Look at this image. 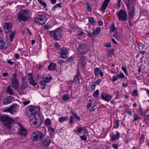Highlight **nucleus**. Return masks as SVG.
<instances>
[{
	"mask_svg": "<svg viewBox=\"0 0 149 149\" xmlns=\"http://www.w3.org/2000/svg\"><path fill=\"white\" fill-rule=\"evenodd\" d=\"M61 5V3L56 4L54 6L53 8L52 9V10L54 11H55L56 9L60 8L62 7Z\"/></svg>",
	"mask_w": 149,
	"mask_h": 149,
	"instance_id": "nucleus-27",
	"label": "nucleus"
},
{
	"mask_svg": "<svg viewBox=\"0 0 149 149\" xmlns=\"http://www.w3.org/2000/svg\"><path fill=\"white\" fill-rule=\"evenodd\" d=\"M134 17H128L127 19L129 20L128 23L130 27H131L133 25V23L132 22V20L133 19Z\"/></svg>",
	"mask_w": 149,
	"mask_h": 149,
	"instance_id": "nucleus-36",
	"label": "nucleus"
},
{
	"mask_svg": "<svg viewBox=\"0 0 149 149\" xmlns=\"http://www.w3.org/2000/svg\"><path fill=\"white\" fill-rule=\"evenodd\" d=\"M125 77L123 73H120V74L117 75V77L118 79H119L120 78H123Z\"/></svg>",
	"mask_w": 149,
	"mask_h": 149,
	"instance_id": "nucleus-47",
	"label": "nucleus"
},
{
	"mask_svg": "<svg viewBox=\"0 0 149 149\" xmlns=\"http://www.w3.org/2000/svg\"><path fill=\"white\" fill-rule=\"evenodd\" d=\"M101 81L100 79H98L97 81L94 82L92 85L91 88L92 90H94L95 89V86L96 85H99V83Z\"/></svg>",
	"mask_w": 149,
	"mask_h": 149,
	"instance_id": "nucleus-24",
	"label": "nucleus"
},
{
	"mask_svg": "<svg viewBox=\"0 0 149 149\" xmlns=\"http://www.w3.org/2000/svg\"><path fill=\"white\" fill-rule=\"evenodd\" d=\"M34 22L38 25H43L46 22L45 17L44 16L40 15L38 16L34 19Z\"/></svg>",
	"mask_w": 149,
	"mask_h": 149,
	"instance_id": "nucleus-7",
	"label": "nucleus"
},
{
	"mask_svg": "<svg viewBox=\"0 0 149 149\" xmlns=\"http://www.w3.org/2000/svg\"><path fill=\"white\" fill-rule=\"evenodd\" d=\"M89 21L92 24H93L95 23L94 19L93 17H91L89 19Z\"/></svg>",
	"mask_w": 149,
	"mask_h": 149,
	"instance_id": "nucleus-59",
	"label": "nucleus"
},
{
	"mask_svg": "<svg viewBox=\"0 0 149 149\" xmlns=\"http://www.w3.org/2000/svg\"><path fill=\"white\" fill-rule=\"evenodd\" d=\"M72 114L73 115V116L75 117V118H76L77 120L79 122L80 120V118L78 116L76 113H75L74 112H72Z\"/></svg>",
	"mask_w": 149,
	"mask_h": 149,
	"instance_id": "nucleus-38",
	"label": "nucleus"
},
{
	"mask_svg": "<svg viewBox=\"0 0 149 149\" xmlns=\"http://www.w3.org/2000/svg\"><path fill=\"white\" fill-rule=\"evenodd\" d=\"M121 69L124 72L125 74L127 76L128 75V74L127 72L126 68L125 66H122L121 67Z\"/></svg>",
	"mask_w": 149,
	"mask_h": 149,
	"instance_id": "nucleus-48",
	"label": "nucleus"
},
{
	"mask_svg": "<svg viewBox=\"0 0 149 149\" xmlns=\"http://www.w3.org/2000/svg\"><path fill=\"white\" fill-rule=\"evenodd\" d=\"M52 79V76L49 75L48 76H47L45 78H44V80L47 83L50 82Z\"/></svg>",
	"mask_w": 149,
	"mask_h": 149,
	"instance_id": "nucleus-31",
	"label": "nucleus"
},
{
	"mask_svg": "<svg viewBox=\"0 0 149 149\" xmlns=\"http://www.w3.org/2000/svg\"><path fill=\"white\" fill-rule=\"evenodd\" d=\"M83 82V80L81 78L79 73H77L76 76L75 77L73 81V83L77 85L82 83Z\"/></svg>",
	"mask_w": 149,
	"mask_h": 149,
	"instance_id": "nucleus-13",
	"label": "nucleus"
},
{
	"mask_svg": "<svg viewBox=\"0 0 149 149\" xmlns=\"http://www.w3.org/2000/svg\"><path fill=\"white\" fill-rule=\"evenodd\" d=\"M134 121L137 120L139 118V117L138 116V115L136 114H135L134 115Z\"/></svg>",
	"mask_w": 149,
	"mask_h": 149,
	"instance_id": "nucleus-58",
	"label": "nucleus"
},
{
	"mask_svg": "<svg viewBox=\"0 0 149 149\" xmlns=\"http://www.w3.org/2000/svg\"><path fill=\"white\" fill-rule=\"evenodd\" d=\"M69 95L67 94H64L63 97V99L64 101H67L69 99Z\"/></svg>",
	"mask_w": 149,
	"mask_h": 149,
	"instance_id": "nucleus-39",
	"label": "nucleus"
},
{
	"mask_svg": "<svg viewBox=\"0 0 149 149\" xmlns=\"http://www.w3.org/2000/svg\"><path fill=\"white\" fill-rule=\"evenodd\" d=\"M117 15L119 21L125 22L127 18V13L126 11L123 9L120 10L117 13Z\"/></svg>",
	"mask_w": 149,
	"mask_h": 149,
	"instance_id": "nucleus-6",
	"label": "nucleus"
},
{
	"mask_svg": "<svg viewBox=\"0 0 149 149\" xmlns=\"http://www.w3.org/2000/svg\"><path fill=\"white\" fill-rule=\"evenodd\" d=\"M45 29L47 30L49 29L51 27V25L49 24H46L44 27Z\"/></svg>",
	"mask_w": 149,
	"mask_h": 149,
	"instance_id": "nucleus-57",
	"label": "nucleus"
},
{
	"mask_svg": "<svg viewBox=\"0 0 149 149\" xmlns=\"http://www.w3.org/2000/svg\"><path fill=\"white\" fill-rule=\"evenodd\" d=\"M110 0H105L102 6L101 9L104 11L105 10L106 8L108 6V4Z\"/></svg>",
	"mask_w": 149,
	"mask_h": 149,
	"instance_id": "nucleus-21",
	"label": "nucleus"
},
{
	"mask_svg": "<svg viewBox=\"0 0 149 149\" xmlns=\"http://www.w3.org/2000/svg\"><path fill=\"white\" fill-rule=\"evenodd\" d=\"M119 120L118 119H115L114 120L113 127L117 129L118 128L119 125Z\"/></svg>",
	"mask_w": 149,
	"mask_h": 149,
	"instance_id": "nucleus-28",
	"label": "nucleus"
},
{
	"mask_svg": "<svg viewBox=\"0 0 149 149\" xmlns=\"http://www.w3.org/2000/svg\"><path fill=\"white\" fill-rule=\"evenodd\" d=\"M0 120L4 124L8 130L12 129V124L14 123V120L8 116L3 115L0 116Z\"/></svg>",
	"mask_w": 149,
	"mask_h": 149,
	"instance_id": "nucleus-1",
	"label": "nucleus"
},
{
	"mask_svg": "<svg viewBox=\"0 0 149 149\" xmlns=\"http://www.w3.org/2000/svg\"><path fill=\"white\" fill-rule=\"evenodd\" d=\"M132 95L134 96H136L138 95L137 91L136 90H135L132 92Z\"/></svg>",
	"mask_w": 149,
	"mask_h": 149,
	"instance_id": "nucleus-56",
	"label": "nucleus"
},
{
	"mask_svg": "<svg viewBox=\"0 0 149 149\" xmlns=\"http://www.w3.org/2000/svg\"><path fill=\"white\" fill-rule=\"evenodd\" d=\"M17 106L15 104L9 107L5 108L4 111L5 112H9L12 114H13L16 111Z\"/></svg>",
	"mask_w": 149,
	"mask_h": 149,
	"instance_id": "nucleus-10",
	"label": "nucleus"
},
{
	"mask_svg": "<svg viewBox=\"0 0 149 149\" xmlns=\"http://www.w3.org/2000/svg\"><path fill=\"white\" fill-rule=\"evenodd\" d=\"M55 47L56 48L58 49L60 47V45H59V43L56 42L55 43Z\"/></svg>",
	"mask_w": 149,
	"mask_h": 149,
	"instance_id": "nucleus-62",
	"label": "nucleus"
},
{
	"mask_svg": "<svg viewBox=\"0 0 149 149\" xmlns=\"http://www.w3.org/2000/svg\"><path fill=\"white\" fill-rule=\"evenodd\" d=\"M51 121L50 119L47 118L45 120V124L47 126H49L51 125Z\"/></svg>",
	"mask_w": 149,
	"mask_h": 149,
	"instance_id": "nucleus-35",
	"label": "nucleus"
},
{
	"mask_svg": "<svg viewBox=\"0 0 149 149\" xmlns=\"http://www.w3.org/2000/svg\"><path fill=\"white\" fill-rule=\"evenodd\" d=\"M40 84L41 86H45L46 85V82L44 80L43 81H40Z\"/></svg>",
	"mask_w": 149,
	"mask_h": 149,
	"instance_id": "nucleus-60",
	"label": "nucleus"
},
{
	"mask_svg": "<svg viewBox=\"0 0 149 149\" xmlns=\"http://www.w3.org/2000/svg\"><path fill=\"white\" fill-rule=\"evenodd\" d=\"M74 58V57L73 56H71L70 57L68 58V59L66 61L67 62L69 63L71 61H73Z\"/></svg>",
	"mask_w": 149,
	"mask_h": 149,
	"instance_id": "nucleus-50",
	"label": "nucleus"
},
{
	"mask_svg": "<svg viewBox=\"0 0 149 149\" xmlns=\"http://www.w3.org/2000/svg\"><path fill=\"white\" fill-rule=\"evenodd\" d=\"M55 130V129L52 127V126L49 127L48 128V130L52 133L54 132Z\"/></svg>",
	"mask_w": 149,
	"mask_h": 149,
	"instance_id": "nucleus-51",
	"label": "nucleus"
},
{
	"mask_svg": "<svg viewBox=\"0 0 149 149\" xmlns=\"http://www.w3.org/2000/svg\"><path fill=\"white\" fill-rule=\"evenodd\" d=\"M56 65V63H51L48 67V69L49 70H54V69Z\"/></svg>",
	"mask_w": 149,
	"mask_h": 149,
	"instance_id": "nucleus-26",
	"label": "nucleus"
},
{
	"mask_svg": "<svg viewBox=\"0 0 149 149\" xmlns=\"http://www.w3.org/2000/svg\"><path fill=\"white\" fill-rule=\"evenodd\" d=\"M8 47L7 42L0 37V49L2 50L5 49H7Z\"/></svg>",
	"mask_w": 149,
	"mask_h": 149,
	"instance_id": "nucleus-14",
	"label": "nucleus"
},
{
	"mask_svg": "<svg viewBox=\"0 0 149 149\" xmlns=\"http://www.w3.org/2000/svg\"><path fill=\"white\" fill-rule=\"evenodd\" d=\"M3 29L6 34L11 31L12 29V24L10 22L5 23L3 25Z\"/></svg>",
	"mask_w": 149,
	"mask_h": 149,
	"instance_id": "nucleus-11",
	"label": "nucleus"
},
{
	"mask_svg": "<svg viewBox=\"0 0 149 149\" xmlns=\"http://www.w3.org/2000/svg\"><path fill=\"white\" fill-rule=\"evenodd\" d=\"M117 139H119V137L116 136L115 134H113L111 136V141H115Z\"/></svg>",
	"mask_w": 149,
	"mask_h": 149,
	"instance_id": "nucleus-44",
	"label": "nucleus"
},
{
	"mask_svg": "<svg viewBox=\"0 0 149 149\" xmlns=\"http://www.w3.org/2000/svg\"><path fill=\"white\" fill-rule=\"evenodd\" d=\"M18 131L17 134L22 138L25 137L27 136L28 131V130L24 128L22 125L19 124L18 127Z\"/></svg>",
	"mask_w": 149,
	"mask_h": 149,
	"instance_id": "nucleus-5",
	"label": "nucleus"
},
{
	"mask_svg": "<svg viewBox=\"0 0 149 149\" xmlns=\"http://www.w3.org/2000/svg\"><path fill=\"white\" fill-rule=\"evenodd\" d=\"M68 117H61L59 118V122L60 123H63L64 121H67L68 120Z\"/></svg>",
	"mask_w": 149,
	"mask_h": 149,
	"instance_id": "nucleus-29",
	"label": "nucleus"
},
{
	"mask_svg": "<svg viewBox=\"0 0 149 149\" xmlns=\"http://www.w3.org/2000/svg\"><path fill=\"white\" fill-rule=\"evenodd\" d=\"M81 56V57L80 58L79 60L78 66H80L83 68L84 67V63H83L84 57H83V56Z\"/></svg>",
	"mask_w": 149,
	"mask_h": 149,
	"instance_id": "nucleus-22",
	"label": "nucleus"
},
{
	"mask_svg": "<svg viewBox=\"0 0 149 149\" xmlns=\"http://www.w3.org/2000/svg\"><path fill=\"white\" fill-rule=\"evenodd\" d=\"M78 50L80 54H83L84 53V47L83 44L79 45Z\"/></svg>",
	"mask_w": 149,
	"mask_h": 149,
	"instance_id": "nucleus-25",
	"label": "nucleus"
},
{
	"mask_svg": "<svg viewBox=\"0 0 149 149\" xmlns=\"http://www.w3.org/2000/svg\"><path fill=\"white\" fill-rule=\"evenodd\" d=\"M92 103L93 101L91 100H90L88 102L87 105L86 107L88 109L91 107Z\"/></svg>",
	"mask_w": 149,
	"mask_h": 149,
	"instance_id": "nucleus-45",
	"label": "nucleus"
},
{
	"mask_svg": "<svg viewBox=\"0 0 149 149\" xmlns=\"http://www.w3.org/2000/svg\"><path fill=\"white\" fill-rule=\"evenodd\" d=\"M6 92L9 93L10 95H12L14 94L13 90L11 88L10 86H9L7 88Z\"/></svg>",
	"mask_w": 149,
	"mask_h": 149,
	"instance_id": "nucleus-33",
	"label": "nucleus"
},
{
	"mask_svg": "<svg viewBox=\"0 0 149 149\" xmlns=\"http://www.w3.org/2000/svg\"><path fill=\"white\" fill-rule=\"evenodd\" d=\"M116 29V28L114 23H112L111 25V31L113 32Z\"/></svg>",
	"mask_w": 149,
	"mask_h": 149,
	"instance_id": "nucleus-52",
	"label": "nucleus"
},
{
	"mask_svg": "<svg viewBox=\"0 0 149 149\" xmlns=\"http://www.w3.org/2000/svg\"><path fill=\"white\" fill-rule=\"evenodd\" d=\"M38 1L41 5L43 6L44 8H46L47 6L46 3L42 0H38Z\"/></svg>",
	"mask_w": 149,
	"mask_h": 149,
	"instance_id": "nucleus-37",
	"label": "nucleus"
},
{
	"mask_svg": "<svg viewBox=\"0 0 149 149\" xmlns=\"http://www.w3.org/2000/svg\"><path fill=\"white\" fill-rule=\"evenodd\" d=\"M112 146L115 149H118V145L117 144H113L112 145Z\"/></svg>",
	"mask_w": 149,
	"mask_h": 149,
	"instance_id": "nucleus-61",
	"label": "nucleus"
},
{
	"mask_svg": "<svg viewBox=\"0 0 149 149\" xmlns=\"http://www.w3.org/2000/svg\"><path fill=\"white\" fill-rule=\"evenodd\" d=\"M121 0H118L117 6L118 8H119L121 6Z\"/></svg>",
	"mask_w": 149,
	"mask_h": 149,
	"instance_id": "nucleus-63",
	"label": "nucleus"
},
{
	"mask_svg": "<svg viewBox=\"0 0 149 149\" xmlns=\"http://www.w3.org/2000/svg\"><path fill=\"white\" fill-rule=\"evenodd\" d=\"M97 108V106L96 105H94L92 108L90 109L89 110V112L91 113L92 111H93L95 110Z\"/></svg>",
	"mask_w": 149,
	"mask_h": 149,
	"instance_id": "nucleus-53",
	"label": "nucleus"
},
{
	"mask_svg": "<svg viewBox=\"0 0 149 149\" xmlns=\"http://www.w3.org/2000/svg\"><path fill=\"white\" fill-rule=\"evenodd\" d=\"M137 45L138 46V49L140 50H142L143 48L144 45L141 43H137Z\"/></svg>",
	"mask_w": 149,
	"mask_h": 149,
	"instance_id": "nucleus-43",
	"label": "nucleus"
},
{
	"mask_svg": "<svg viewBox=\"0 0 149 149\" xmlns=\"http://www.w3.org/2000/svg\"><path fill=\"white\" fill-rule=\"evenodd\" d=\"M73 120L74 119L73 117L72 116H70V118L69 123L71 124H74V122H73Z\"/></svg>",
	"mask_w": 149,
	"mask_h": 149,
	"instance_id": "nucleus-55",
	"label": "nucleus"
},
{
	"mask_svg": "<svg viewBox=\"0 0 149 149\" xmlns=\"http://www.w3.org/2000/svg\"><path fill=\"white\" fill-rule=\"evenodd\" d=\"M45 137V135L39 132H34L31 135V139L33 142H37L41 140Z\"/></svg>",
	"mask_w": 149,
	"mask_h": 149,
	"instance_id": "nucleus-4",
	"label": "nucleus"
},
{
	"mask_svg": "<svg viewBox=\"0 0 149 149\" xmlns=\"http://www.w3.org/2000/svg\"><path fill=\"white\" fill-rule=\"evenodd\" d=\"M86 4L87 6V9L88 10L89 12H91V6L89 4V2H86Z\"/></svg>",
	"mask_w": 149,
	"mask_h": 149,
	"instance_id": "nucleus-40",
	"label": "nucleus"
},
{
	"mask_svg": "<svg viewBox=\"0 0 149 149\" xmlns=\"http://www.w3.org/2000/svg\"><path fill=\"white\" fill-rule=\"evenodd\" d=\"M10 39L11 41H12L14 39L15 34V31H12L10 32Z\"/></svg>",
	"mask_w": 149,
	"mask_h": 149,
	"instance_id": "nucleus-30",
	"label": "nucleus"
},
{
	"mask_svg": "<svg viewBox=\"0 0 149 149\" xmlns=\"http://www.w3.org/2000/svg\"><path fill=\"white\" fill-rule=\"evenodd\" d=\"M28 85V82L22 83L21 86L19 90V91L21 92H23V90L27 88Z\"/></svg>",
	"mask_w": 149,
	"mask_h": 149,
	"instance_id": "nucleus-19",
	"label": "nucleus"
},
{
	"mask_svg": "<svg viewBox=\"0 0 149 149\" xmlns=\"http://www.w3.org/2000/svg\"><path fill=\"white\" fill-rule=\"evenodd\" d=\"M99 95V90H97L95 92L93 93V96L95 97H97Z\"/></svg>",
	"mask_w": 149,
	"mask_h": 149,
	"instance_id": "nucleus-49",
	"label": "nucleus"
},
{
	"mask_svg": "<svg viewBox=\"0 0 149 149\" xmlns=\"http://www.w3.org/2000/svg\"><path fill=\"white\" fill-rule=\"evenodd\" d=\"M127 1L126 2V5L127 6V8H131L132 7V6L134 5L133 3V0H127Z\"/></svg>",
	"mask_w": 149,
	"mask_h": 149,
	"instance_id": "nucleus-23",
	"label": "nucleus"
},
{
	"mask_svg": "<svg viewBox=\"0 0 149 149\" xmlns=\"http://www.w3.org/2000/svg\"><path fill=\"white\" fill-rule=\"evenodd\" d=\"M22 83L28 82L26 80V77H25L22 76L21 77Z\"/></svg>",
	"mask_w": 149,
	"mask_h": 149,
	"instance_id": "nucleus-54",
	"label": "nucleus"
},
{
	"mask_svg": "<svg viewBox=\"0 0 149 149\" xmlns=\"http://www.w3.org/2000/svg\"><path fill=\"white\" fill-rule=\"evenodd\" d=\"M101 31V28L100 27H98L96 28L94 31L93 35H97Z\"/></svg>",
	"mask_w": 149,
	"mask_h": 149,
	"instance_id": "nucleus-34",
	"label": "nucleus"
},
{
	"mask_svg": "<svg viewBox=\"0 0 149 149\" xmlns=\"http://www.w3.org/2000/svg\"><path fill=\"white\" fill-rule=\"evenodd\" d=\"M30 12L29 10L22 9L18 13L17 15L18 20L19 21L25 22L29 19Z\"/></svg>",
	"mask_w": 149,
	"mask_h": 149,
	"instance_id": "nucleus-2",
	"label": "nucleus"
},
{
	"mask_svg": "<svg viewBox=\"0 0 149 149\" xmlns=\"http://www.w3.org/2000/svg\"><path fill=\"white\" fill-rule=\"evenodd\" d=\"M29 82L30 84L34 86V87L37 85V83L34 81L33 79L29 81Z\"/></svg>",
	"mask_w": 149,
	"mask_h": 149,
	"instance_id": "nucleus-42",
	"label": "nucleus"
},
{
	"mask_svg": "<svg viewBox=\"0 0 149 149\" xmlns=\"http://www.w3.org/2000/svg\"><path fill=\"white\" fill-rule=\"evenodd\" d=\"M60 50L59 56L60 57L64 59L66 58L69 54L68 49L66 47H63L61 48Z\"/></svg>",
	"mask_w": 149,
	"mask_h": 149,
	"instance_id": "nucleus-9",
	"label": "nucleus"
},
{
	"mask_svg": "<svg viewBox=\"0 0 149 149\" xmlns=\"http://www.w3.org/2000/svg\"><path fill=\"white\" fill-rule=\"evenodd\" d=\"M61 29L59 27L55 30L50 31L49 34L50 37L54 40L57 41L60 40L61 38Z\"/></svg>",
	"mask_w": 149,
	"mask_h": 149,
	"instance_id": "nucleus-3",
	"label": "nucleus"
},
{
	"mask_svg": "<svg viewBox=\"0 0 149 149\" xmlns=\"http://www.w3.org/2000/svg\"><path fill=\"white\" fill-rule=\"evenodd\" d=\"M101 70L100 69L98 68H96L94 70V74L95 76H98Z\"/></svg>",
	"mask_w": 149,
	"mask_h": 149,
	"instance_id": "nucleus-32",
	"label": "nucleus"
},
{
	"mask_svg": "<svg viewBox=\"0 0 149 149\" xmlns=\"http://www.w3.org/2000/svg\"><path fill=\"white\" fill-rule=\"evenodd\" d=\"M127 9L128 17H134L135 14V9L134 5L132 7L127 8Z\"/></svg>",
	"mask_w": 149,
	"mask_h": 149,
	"instance_id": "nucleus-16",
	"label": "nucleus"
},
{
	"mask_svg": "<svg viewBox=\"0 0 149 149\" xmlns=\"http://www.w3.org/2000/svg\"><path fill=\"white\" fill-rule=\"evenodd\" d=\"M145 115L144 120L147 124L149 125V109L145 111Z\"/></svg>",
	"mask_w": 149,
	"mask_h": 149,
	"instance_id": "nucleus-18",
	"label": "nucleus"
},
{
	"mask_svg": "<svg viewBox=\"0 0 149 149\" xmlns=\"http://www.w3.org/2000/svg\"><path fill=\"white\" fill-rule=\"evenodd\" d=\"M12 86L15 89H17L19 86L18 79L17 78V74L14 73L13 74L12 80Z\"/></svg>",
	"mask_w": 149,
	"mask_h": 149,
	"instance_id": "nucleus-8",
	"label": "nucleus"
},
{
	"mask_svg": "<svg viewBox=\"0 0 149 149\" xmlns=\"http://www.w3.org/2000/svg\"><path fill=\"white\" fill-rule=\"evenodd\" d=\"M29 109L30 112L32 114H34V115L35 114L38 113L40 111V107L38 106H30L29 107Z\"/></svg>",
	"mask_w": 149,
	"mask_h": 149,
	"instance_id": "nucleus-12",
	"label": "nucleus"
},
{
	"mask_svg": "<svg viewBox=\"0 0 149 149\" xmlns=\"http://www.w3.org/2000/svg\"><path fill=\"white\" fill-rule=\"evenodd\" d=\"M144 137V136L143 134L141 135L139 138V144H141L143 143L144 141L143 138Z\"/></svg>",
	"mask_w": 149,
	"mask_h": 149,
	"instance_id": "nucleus-41",
	"label": "nucleus"
},
{
	"mask_svg": "<svg viewBox=\"0 0 149 149\" xmlns=\"http://www.w3.org/2000/svg\"><path fill=\"white\" fill-rule=\"evenodd\" d=\"M51 143L50 139L49 137L46 138L42 142V145L44 146H48Z\"/></svg>",
	"mask_w": 149,
	"mask_h": 149,
	"instance_id": "nucleus-20",
	"label": "nucleus"
},
{
	"mask_svg": "<svg viewBox=\"0 0 149 149\" xmlns=\"http://www.w3.org/2000/svg\"><path fill=\"white\" fill-rule=\"evenodd\" d=\"M30 102V101H27L23 102V103L24 105H26L29 104Z\"/></svg>",
	"mask_w": 149,
	"mask_h": 149,
	"instance_id": "nucleus-64",
	"label": "nucleus"
},
{
	"mask_svg": "<svg viewBox=\"0 0 149 149\" xmlns=\"http://www.w3.org/2000/svg\"><path fill=\"white\" fill-rule=\"evenodd\" d=\"M27 75L28 79L29 81L33 79V77L32 73H29Z\"/></svg>",
	"mask_w": 149,
	"mask_h": 149,
	"instance_id": "nucleus-46",
	"label": "nucleus"
},
{
	"mask_svg": "<svg viewBox=\"0 0 149 149\" xmlns=\"http://www.w3.org/2000/svg\"><path fill=\"white\" fill-rule=\"evenodd\" d=\"M113 96L109 95L106 92L102 93L101 94V97L102 99L107 102L110 101L112 98Z\"/></svg>",
	"mask_w": 149,
	"mask_h": 149,
	"instance_id": "nucleus-15",
	"label": "nucleus"
},
{
	"mask_svg": "<svg viewBox=\"0 0 149 149\" xmlns=\"http://www.w3.org/2000/svg\"><path fill=\"white\" fill-rule=\"evenodd\" d=\"M14 97L11 96H9L5 97L3 100V103L4 104H8L10 103L13 100Z\"/></svg>",
	"mask_w": 149,
	"mask_h": 149,
	"instance_id": "nucleus-17",
	"label": "nucleus"
}]
</instances>
